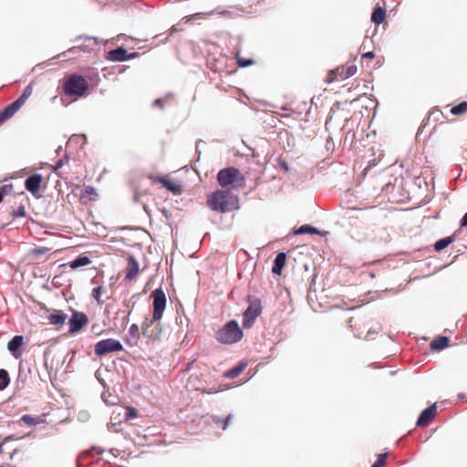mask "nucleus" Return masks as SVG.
I'll list each match as a JSON object with an SVG mask.
<instances>
[{"label": "nucleus", "mask_w": 467, "mask_h": 467, "mask_svg": "<svg viewBox=\"0 0 467 467\" xmlns=\"http://www.w3.org/2000/svg\"><path fill=\"white\" fill-rule=\"evenodd\" d=\"M207 206L214 212L225 213L239 208V199L227 190H216L207 197Z\"/></svg>", "instance_id": "nucleus-1"}, {"label": "nucleus", "mask_w": 467, "mask_h": 467, "mask_svg": "<svg viewBox=\"0 0 467 467\" xmlns=\"http://www.w3.org/2000/svg\"><path fill=\"white\" fill-rule=\"evenodd\" d=\"M217 182L222 188L227 191L240 189L245 186L244 176L234 167L221 170L217 173Z\"/></svg>", "instance_id": "nucleus-2"}, {"label": "nucleus", "mask_w": 467, "mask_h": 467, "mask_svg": "<svg viewBox=\"0 0 467 467\" xmlns=\"http://www.w3.org/2000/svg\"><path fill=\"white\" fill-rule=\"evenodd\" d=\"M243 330L235 320H230L216 332V339L222 344H234L243 337Z\"/></svg>", "instance_id": "nucleus-3"}, {"label": "nucleus", "mask_w": 467, "mask_h": 467, "mask_svg": "<svg viewBox=\"0 0 467 467\" xmlns=\"http://www.w3.org/2000/svg\"><path fill=\"white\" fill-rule=\"evenodd\" d=\"M63 89L68 96L82 97L88 89V83L84 77L78 74H72L65 78Z\"/></svg>", "instance_id": "nucleus-4"}, {"label": "nucleus", "mask_w": 467, "mask_h": 467, "mask_svg": "<svg viewBox=\"0 0 467 467\" xmlns=\"http://www.w3.org/2000/svg\"><path fill=\"white\" fill-rule=\"evenodd\" d=\"M33 93L32 85H28L23 90L22 95L13 103L7 105L5 109L0 110V126L11 119L21 108L25 105L26 101Z\"/></svg>", "instance_id": "nucleus-5"}, {"label": "nucleus", "mask_w": 467, "mask_h": 467, "mask_svg": "<svg viewBox=\"0 0 467 467\" xmlns=\"http://www.w3.org/2000/svg\"><path fill=\"white\" fill-rule=\"evenodd\" d=\"M249 306L244 313L243 327L244 328H250L255 322V319L262 314L261 301L256 298H253L251 296H248Z\"/></svg>", "instance_id": "nucleus-6"}, {"label": "nucleus", "mask_w": 467, "mask_h": 467, "mask_svg": "<svg viewBox=\"0 0 467 467\" xmlns=\"http://www.w3.org/2000/svg\"><path fill=\"white\" fill-rule=\"evenodd\" d=\"M357 66L353 64L337 67V68L332 69L328 72L326 82L332 83L334 81L347 79L354 76L357 73Z\"/></svg>", "instance_id": "nucleus-7"}, {"label": "nucleus", "mask_w": 467, "mask_h": 467, "mask_svg": "<svg viewBox=\"0 0 467 467\" xmlns=\"http://www.w3.org/2000/svg\"><path fill=\"white\" fill-rule=\"evenodd\" d=\"M122 349L123 346L120 341L114 338L100 340L94 347L95 354L99 357L112 352H119Z\"/></svg>", "instance_id": "nucleus-8"}, {"label": "nucleus", "mask_w": 467, "mask_h": 467, "mask_svg": "<svg viewBox=\"0 0 467 467\" xmlns=\"http://www.w3.org/2000/svg\"><path fill=\"white\" fill-rule=\"evenodd\" d=\"M307 301L316 312L326 311L333 307L327 294H307Z\"/></svg>", "instance_id": "nucleus-9"}, {"label": "nucleus", "mask_w": 467, "mask_h": 467, "mask_svg": "<svg viewBox=\"0 0 467 467\" xmlns=\"http://www.w3.org/2000/svg\"><path fill=\"white\" fill-rule=\"evenodd\" d=\"M348 325L353 329L355 337L370 339L369 336L372 334V331L363 317H352L348 319Z\"/></svg>", "instance_id": "nucleus-10"}, {"label": "nucleus", "mask_w": 467, "mask_h": 467, "mask_svg": "<svg viewBox=\"0 0 467 467\" xmlns=\"http://www.w3.org/2000/svg\"><path fill=\"white\" fill-rule=\"evenodd\" d=\"M143 335L152 341H157L161 338L162 334V327L160 320H154L146 318V321L142 325Z\"/></svg>", "instance_id": "nucleus-11"}, {"label": "nucleus", "mask_w": 467, "mask_h": 467, "mask_svg": "<svg viewBox=\"0 0 467 467\" xmlns=\"http://www.w3.org/2000/svg\"><path fill=\"white\" fill-rule=\"evenodd\" d=\"M72 193L78 196L79 201L85 205L88 204L89 202H95L98 197V193L95 188L92 186H76L72 190Z\"/></svg>", "instance_id": "nucleus-12"}, {"label": "nucleus", "mask_w": 467, "mask_h": 467, "mask_svg": "<svg viewBox=\"0 0 467 467\" xmlns=\"http://www.w3.org/2000/svg\"><path fill=\"white\" fill-rule=\"evenodd\" d=\"M13 441V437L8 436L5 438L0 443V462L2 463L12 461L15 454L18 451L17 448H15L13 445H11Z\"/></svg>", "instance_id": "nucleus-13"}, {"label": "nucleus", "mask_w": 467, "mask_h": 467, "mask_svg": "<svg viewBox=\"0 0 467 467\" xmlns=\"http://www.w3.org/2000/svg\"><path fill=\"white\" fill-rule=\"evenodd\" d=\"M153 183H161L169 192L174 195H180L182 192V185L179 182H173L163 176H150Z\"/></svg>", "instance_id": "nucleus-14"}, {"label": "nucleus", "mask_w": 467, "mask_h": 467, "mask_svg": "<svg viewBox=\"0 0 467 467\" xmlns=\"http://www.w3.org/2000/svg\"><path fill=\"white\" fill-rule=\"evenodd\" d=\"M88 317L81 312H74L69 319V333L75 334L80 331L87 324Z\"/></svg>", "instance_id": "nucleus-15"}, {"label": "nucleus", "mask_w": 467, "mask_h": 467, "mask_svg": "<svg viewBox=\"0 0 467 467\" xmlns=\"http://www.w3.org/2000/svg\"><path fill=\"white\" fill-rule=\"evenodd\" d=\"M153 297L152 317H154V320H161L166 307V296L165 294H153Z\"/></svg>", "instance_id": "nucleus-16"}, {"label": "nucleus", "mask_w": 467, "mask_h": 467, "mask_svg": "<svg viewBox=\"0 0 467 467\" xmlns=\"http://www.w3.org/2000/svg\"><path fill=\"white\" fill-rule=\"evenodd\" d=\"M437 413V406L436 404H432L426 408L420 415L417 420V426L419 427H426L428 426L432 420L435 418Z\"/></svg>", "instance_id": "nucleus-17"}, {"label": "nucleus", "mask_w": 467, "mask_h": 467, "mask_svg": "<svg viewBox=\"0 0 467 467\" xmlns=\"http://www.w3.org/2000/svg\"><path fill=\"white\" fill-rule=\"evenodd\" d=\"M42 182L43 176L39 173H35L26 178L25 182V187L34 196H36L40 190Z\"/></svg>", "instance_id": "nucleus-18"}, {"label": "nucleus", "mask_w": 467, "mask_h": 467, "mask_svg": "<svg viewBox=\"0 0 467 467\" xmlns=\"http://www.w3.org/2000/svg\"><path fill=\"white\" fill-rule=\"evenodd\" d=\"M136 54H128L127 49L122 47H119L108 53L107 58L110 61L120 62L133 58Z\"/></svg>", "instance_id": "nucleus-19"}, {"label": "nucleus", "mask_w": 467, "mask_h": 467, "mask_svg": "<svg viewBox=\"0 0 467 467\" xmlns=\"http://www.w3.org/2000/svg\"><path fill=\"white\" fill-rule=\"evenodd\" d=\"M286 263V254L285 253H279L274 260V265L272 272L275 275H280Z\"/></svg>", "instance_id": "nucleus-20"}, {"label": "nucleus", "mask_w": 467, "mask_h": 467, "mask_svg": "<svg viewBox=\"0 0 467 467\" xmlns=\"http://www.w3.org/2000/svg\"><path fill=\"white\" fill-rule=\"evenodd\" d=\"M24 343V337L22 336H15L12 340H10L7 344V348L10 352L14 354L16 358L20 357V353L16 354L18 349L22 347Z\"/></svg>", "instance_id": "nucleus-21"}, {"label": "nucleus", "mask_w": 467, "mask_h": 467, "mask_svg": "<svg viewBox=\"0 0 467 467\" xmlns=\"http://www.w3.org/2000/svg\"><path fill=\"white\" fill-rule=\"evenodd\" d=\"M139 273V264L135 260L133 256H129L128 258V265L126 268V278L132 279Z\"/></svg>", "instance_id": "nucleus-22"}, {"label": "nucleus", "mask_w": 467, "mask_h": 467, "mask_svg": "<svg viewBox=\"0 0 467 467\" xmlns=\"http://www.w3.org/2000/svg\"><path fill=\"white\" fill-rule=\"evenodd\" d=\"M89 264H91L90 258L88 255L81 254L67 265L72 270H76L78 268L87 266Z\"/></svg>", "instance_id": "nucleus-23"}, {"label": "nucleus", "mask_w": 467, "mask_h": 467, "mask_svg": "<svg viewBox=\"0 0 467 467\" xmlns=\"http://www.w3.org/2000/svg\"><path fill=\"white\" fill-rule=\"evenodd\" d=\"M67 319V315L60 310H54L48 317V321L51 325L62 326Z\"/></svg>", "instance_id": "nucleus-24"}, {"label": "nucleus", "mask_w": 467, "mask_h": 467, "mask_svg": "<svg viewBox=\"0 0 467 467\" xmlns=\"http://www.w3.org/2000/svg\"><path fill=\"white\" fill-rule=\"evenodd\" d=\"M78 39H83V36H79ZM84 39L89 43L88 46L79 45L78 47H73L68 49V52L74 53L76 50L80 49L83 51H88L92 49L95 46L98 45L97 39L94 37L85 36Z\"/></svg>", "instance_id": "nucleus-25"}, {"label": "nucleus", "mask_w": 467, "mask_h": 467, "mask_svg": "<svg viewBox=\"0 0 467 467\" xmlns=\"http://www.w3.org/2000/svg\"><path fill=\"white\" fill-rule=\"evenodd\" d=\"M450 340L447 337H438L433 339L431 343V348L432 350H442L449 346Z\"/></svg>", "instance_id": "nucleus-26"}, {"label": "nucleus", "mask_w": 467, "mask_h": 467, "mask_svg": "<svg viewBox=\"0 0 467 467\" xmlns=\"http://www.w3.org/2000/svg\"><path fill=\"white\" fill-rule=\"evenodd\" d=\"M385 18H386V10L383 7L378 6L373 10L372 15H371V21L374 24L379 25L384 22Z\"/></svg>", "instance_id": "nucleus-27"}, {"label": "nucleus", "mask_w": 467, "mask_h": 467, "mask_svg": "<svg viewBox=\"0 0 467 467\" xmlns=\"http://www.w3.org/2000/svg\"><path fill=\"white\" fill-rule=\"evenodd\" d=\"M246 368V363H239L237 366L224 372V377L228 379H234L238 377Z\"/></svg>", "instance_id": "nucleus-28"}, {"label": "nucleus", "mask_w": 467, "mask_h": 467, "mask_svg": "<svg viewBox=\"0 0 467 467\" xmlns=\"http://www.w3.org/2000/svg\"><path fill=\"white\" fill-rule=\"evenodd\" d=\"M453 241H454V237L453 236H448L446 238L440 239L439 241H437L435 243L434 248H435L436 251H441V250L444 249L445 247H447Z\"/></svg>", "instance_id": "nucleus-29"}, {"label": "nucleus", "mask_w": 467, "mask_h": 467, "mask_svg": "<svg viewBox=\"0 0 467 467\" xmlns=\"http://www.w3.org/2000/svg\"><path fill=\"white\" fill-rule=\"evenodd\" d=\"M452 115L459 116L467 112V101H462L460 104L453 106L451 109Z\"/></svg>", "instance_id": "nucleus-30"}, {"label": "nucleus", "mask_w": 467, "mask_h": 467, "mask_svg": "<svg viewBox=\"0 0 467 467\" xmlns=\"http://www.w3.org/2000/svg\"><path fill=\"white\" fill-rule=\"evenodd\" d=\"M10 382L8 372L5 369L0 368V390L5 389Z\"/></svg>", "instance_id": "nucleus-31"}, {"label": "nucleus", "mask_w": 467, "mask_h": 467, "mask_svg": "<svg viewBox=\"0 0 467 467\" xmlns=\"http://www.w3.org/2000/svg\"><path fill=\"white\" fill-rule=\"evenodd\" d=\"M318 231L317 228L311 226V225H308V224H304L302 226H300L297 230L295 231V234H317Z\"/></svg>", "instance_id": "nucleus-32"}, {"label": "nucleus", "mask_w": 467, "mask_h": 467, "mask_svg": "<svg viewBox=\"0 0 467 467\" xmlns=\"http://www.w3.org/2000/svg\"><path fill=\"white\" fill-rule=\"evenodd\" d=\"M231 420H232L231 414H229L224 420H222L219 417H213L214 423L218 426H222L223 430H226Z\"/></svg>", "instance_id": "nucleus-33"}, {"label": "nucleus", "mask_w": 467, "mask_h": 467, "mask_svg": "<svg viewBox=\"0 0 467 467\" xmlns=\"http://www.w3.org/2000/svg\"><path fill=\"white\" fill-rule=\"evenodd\" d=\"M213 11L210 13H195L193 15L184 16L182 20H184L185 23H190L194 19L202 18L203 16H205L207 15H213Z\"/></svg>", "instance_id": "nucleus-34"}, {"label": "nucleus", "mask_w": 467, "mask_h": 467, "mask_svg": "<svg viewBox=\"0 0 467 467\" xmlns=\"http://www.w3.org/2000/svg\"><path fill=\"white\" fill-rule=\"evenodd\" d=\"M49 251H50V249L47 248V247H36V248H32L29 251V254L31 255L37 257V256H41V255L47 254Z\"/></svg>", "instance_id": "nucleus-35"}, {"label": "nucleus", "mask_w": 467, "mask_h": 467, "mask_svg": "<svg viewBox=\"0 0 467 467\" xmlns=\"http://www.w3.org/2000/svg\"><path fill=\"white\" fill-rule=\"evenodd\" d=\"M388 454L387 453H381L378 456L377 461L374 462L372 467H384L386 464Z\"/></svg>", "instance_id": "nucleus-36"}, {"label": "nucleus", "mask_w": 467, "mask_h": 467, "mask_svg": "<svg viewBox=\"0 0 467 467\" xmlns=\"http://www.w3.org/2000/svg\"><path fill=\"white\" fill-rule=\"evenodd\" d=\"M372 235L373 236H369V237H367L365 239V241H368L372 244H381V243H387L388 242V238H383V237H379V239L376 237V234H375V232L372 231Z\"/></svg>", "instance_id": "nucleus-37"}, {"label": "nucleus", "mask_w": 467, "mask_h": 467, "mask_svg": "<svg viewBox=\"0 0 467 467\" xmlns=\"http://www.w3.org/2000/svg\"><path fill=\"white\" fill-rule=\"evenodd\" d=\"M277 163H278V166L280 167V169L283 170L285 172L289 171V170H290L289 165H288L286 160L283 156L278 157Z\"/></svg>", "instance_id": "nucleus-38"}, {"label": "nucleus", "mask_w": 467, "mask_h": 467, "mask_svg": "<svg viewBox=\"0 0 467 467\" xmlns=\"http://www.w3.org/2000/svg\"><path fill=\"white\" fill-rule=\"evenodd\" d=\"M237 63H238L239 67H249V66L253 65L254 60L250 59V58H244V57H241L238 56Z\"/></svg>", "instance_id": "nucleus-39"}, {"label": "nucleus", "mask_w": 467, "mask_h": 467, "mask_svg": "<svg viewBox=\"0 0 467 467\" xmlns=\"http://www.w3.org/2000/svg\"><path fill=\"white\" fill-rule=\"evenodd\" d=\"M12 214L15 218L25 217L26 214L25 205L21 204L16 210L13 212Z\"/></svg>", "instance_id": "nucleus-40"}, {"label": "nucleus", "mask_w": 467, "mask_h": 467, "mask_svg": "<svg viewBox=\"0 0 467 467\" xmlns=\"http://www.w3.org/2000/svg\"><path fill=\"white\" fill-rule=\"evenodd\" d=\"M126 410V419L127 420H130V419H134L138 416V412H137V410L132 408V407H127L125 409Z\"/></svg>", "instance_id": "nucleus-41"}, {"label": "nucleus", "mask_w": 467, "mask_h": 467, "mask_svg": "<svg viewBox=\"0 0 467 467\" xmlns=\"http://www.w3.org/2000/svg\"><path fill=\"white\" fill-rule=\"evenodd\" d=\"M13 191V185L12 184H5L0 187V193L4 197L5 195L9 194Z\"/></svg>", "instance_id": "nucleus-42"}, {"label": "nucleus", "mask_w": 467, "mask_h": 467, "mask_svg": "<svg viewBox=\"0 0 467 467\" xmlns=\"http://www.w3.org/2000/svg\"><path fill=\"white\" fill-rule=\"evenodd\" d=\"M130 332L133 337H136L135 339H139V327L137 325H132L130 328Z\"/></svg>", "instance_id": "nucleus-43"}, {"label": "nucleus", "mask_w": 467, "mask_h": 467, "mask_svg": "<svg viewBox=\"0 0 467 467\" xmlns=\"http://www.w3.org/2000/svg\"><path fill=\"white\" fill-rule=\"evenodd\" d=\"M21 420L29 425L35 423L34 418L31 417L30 415H24Z\"/></svg>", "instance_id": "nucleus-44"}, {"label": "nucleus", "mask_w": 467, "mask_h": 467, "mask_svg": "<svg viewBox=\"0 0 467 467\" xmlns=\"http://www.w3.org/2000/svg\"><path fill=\"white\" fill-rule=\"evenodd\" d=\"M374 57H375V54L373 51H368V52L362 54V58L372 59V58H374Z\"/></svg>", "instance_id": "nucleus-45"}, {"label": "nucleus", "mask_w": 467, "mask_h": 467, "mask_svg": "<svg viewBox=\"0 0 467 467\" xmlns=\"http://www.w3.org/2000/svg\"><path fill=\"white\" fill-rule=\"evenodd\" d=\"M461 226L466 227L467 226V213L463 215L462 221H461Z\"/></svg>", "instance_id": "nucleus-46"}, {"label": "nucleus", "mask_w": 467, "mask_h": 467, "mask_svg": "<svg viewBox=\"0 0 467 467\" xmlns=\"http://www.w3.org/2000/svg\"><path fill=\"white\" fill-rule=\"evenodd\" d=\"M202 393H207V394H212V393H216L218 392L217 389H210V390H205V389H199Z\"/></svg>", "instance_id": "nucleus-47"}, {"label": "nucleus", "mask_w": 467, "mask_h": 467, "mask_svg": "<svg viewBox=\"0 0 467 467\" xmlns=\"http://www.w3.org/2000/svg\"><path fill=\"white\" fill-rule=\"evenodd\" d=\"M155 104H156V105H158V106H160V107H162V101H161V99H156V100H155Z\"/></svg>", "instance_id": "nucleus-48"}, {"label": "nucleus", "mask_w": 467, "mask_h": 467, "mask_svg": "<svg viewBox=\"0 0 467 467\" xmlns=\"http://www.w3.org/2000/svg\"><path fill=\"white\" fill-rule=\"evenodd\" d=\"M101 287H95L92 292L99 293L100 292Z\"/></svg>", "instance_id": "nucleus-49"}, {"label": "nucleus", "mask_w": 467, "mask_h": 467, "mask_svg": "<svg viewBox=\"0 0 467 467\" xmlns=\"http://www.w3.org/2000/svg\"><path fill=\"white\" fill-rule=\"evenodd\" d=\"M171 32H176V31H178V29L176 28V26H173L171 28Z\"/></svg>", "instance_id": "nucleus-50"}, {"label": "nucleus", "mask_w": 467, "mask_h": 467, "mask_svg": "<svg viewBox=\"0 0 467 467\" xmlns=\"http://www.w3.org/2000/svg\"><path fill=\"white\" fill-rule=\"evenodd\" d=\"M93 295H94V296L96 297V299H97V300H99V296H100V294L96 293V294H93Z\"/></svg>", "instance_id": "nucleus-51"}, {"label": "nucleus", "mask_w": 467, "mask_h": 467, "mask_svg": "<svg viewBox=\"0 0 467 467\" xmlns=\"http://www.w3.org/2000/svg\"><path fill=\"white\" fill-rule=\"evenodd\" d=\"M153 292L159 293V292H162V291H161V288H156Z\"/></svg>", "instance_id": "nucleus-52"}, {"label": "nucleus", "mask_w": 467, "mask_h": 467, "mask_svg": "<svg viewBox=\"0 0 467 467\" xmlns=\"http://www.w3.org/2000/svg\"><path fill=\"white\" fill-rule=\"evenodd\" d=\"M365 42H366V41H364V42L362 43V45H361L360 48H365Z\"/></svg>", "instance_id": "nucleus-53"}, {"label": "nucleus", "mask_w": 467, "mask_h": 467, "mask_svg": "<svg viewBox=\"0 0 467 467\" xmlns=\"http://www.w3.org/2000/svg\"><path fill=\"white\" fill-rule=\"evenodd\" d=\"M0 467H5L4 465L0 464Z\"/></svg>", "instance_id": "nucleus-54"}]
</instances>
